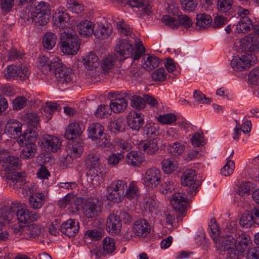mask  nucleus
Listing matches in <instances>:
<instances>
[{"mask_svg": "<svg viewBox=\"0 0 259 259\" xmlns=\"http://www.w3.org/2000/svg\"><path fill=\"white\" fill-rule=\"evenodd\" d=\"M251 241L246 250V259H259V247L250 248Z\"/></svg>", "mask_w": 259, "mask_h": 259, "instance_id": "338daca9", "label": "nucleus"}, {"mask_svg": "<svg viewBox=\"0 0 259 259\" xmlns=\"http://www.w3.org/2000/svg\"><path fill=\"white\" fill-rule=\"evenodd\" d=\"M31 17L40 25H46L51 18L48 3L44 2L35 3L31 11Z\"/></svg>", "mask_w": 259, "mask_h": 259, "instance_id": "39448f33", "label": "nucleus"}, {"mask_svg": "<svg viewBox=\"0 0 259 259\" xmlns=\"http://www.w3.org/2000/svg\"><path fill=\"white\" fill-rule=\"evenodd\" d=\"M128 3L132 8H137L142 15H149L151 12V6L145 4L144 0H128Z\"/></svg>", "mask_w": 259, "mask_h": 259, "instance_id": "7c9ffc66", "label": "nucleus"}, {"mask_svg": "<svg viewBox=\"0 0 259 259\" xmlns=\"http://www.w3.org/2000/svg\"><path fill=\"white\" fill-rule=\"evenodd\" d=\"M253 27L251 21L248 17H242L236 25L234 30L236 33L248 32Z\"/></svg>", "mask_w": 259, "mask_h": 259, "instance_id": "c756f323", "label": "nucleus"}, {"mask_svg": "<svg viewBox=\"0 0 259 259\" xmlns=\"http://www.w3.org/2000/svg\"><path fill=\"white\" fill-rule=\"evenodd\" d=\"M107 191L106 197L110 201L118 202L124 198V195L119 193L116 190H110V188H107Z\"/></svg>", "mask_w": 259, "mask_h": 259, "instance_id": "bf43d9fd", "label": "nucleus"}, {"mask_svg": "<svg viewBox=\"0 0 259 259\" xmlns=\"http://www.w3.org/2000/svg\"><path fill=\"white\" fill-rule=\"evenodd\" d=\"M101 208L93 199H88L84 203L83 212L88 218H93L96 217L100 211Z\"/></svg>", "mask_w": 259, "mask_h": 259, "instance_id": "412c9836", "label": "nucleus"}, {"mask_svg": "<svg viewBox=\"0 0 259 259\" xmlns=\"http://www.w3.org/2000/svg\"><path fill=\"white\" fill-rule=\"evenodd\" d=\"M103 170L99 169L97 170H92L88 174V180H90L92 185L96 187L103 181Z\"/></svg>", "mask_w": 259, "mask_h": 259, "instance_id": "72a5a7b5", "label": "nucleus"}, {"mask_svg": "<svg viewBox=\"0 0 259 259\" xmlns=\"http://www.w3.org/2000/svg\"><path fill=\"white\" fill-rule=\"evenodd\" d=\"M61 107L56 103L53 102H47L44 107V111L46 113L47 117L50 119L52 117V114L56 111H59Z\"/></svg>", "mask_w": 259, "mask_h": 259, "instance_id": "4d7b16f0", "label": "nucleus"}, {"mask_svg": "<svg viewBox=\"0 0 259 259\" xmlns=\"http://www.w3.org/2000/svg\"><path fill=\"white\" fill-rule=\"evenodd\" d=\"M159 64V59L154 55H145L142 61V67L147 71H151L157 67Z\"/></svg>", "mask_w": 259, "mask_h": 259, "instance_id": "c85d7f7f", "label": "nucleus"}, {"mask_svg": "<svg viewBox=\"0 0 259 259\" xmlns=\"http://www.w3.org/2000/svg\"><path fill=\"white\" fill-rule=\"evenodd\" d=\"M83 64L88 70H93L99 65V59L97 55L93 52H90L82 57Z\"/></svg>", "mask_w": 259, "mask_h": 259, "instance_id": "aec40b11", "label": "nucleus"}, {"mask_svg": "<svg viewBox=\"0 0 259 259\" xmlns=\"http://www.w3.org/2000/svg\"><path fill=\"white\" fill-rule=\"evenodd\" d=\"M123 119L122 117L114 118L111 120L110 126L111 128L115 131H122L123 130Z\"/></svg>", "mask_w": 259, "mask_h": 259, "instance_id": "69168bd1", "label": "nucleus"}, {"mask_svg": "<svg viewBox=\"0 0 259 259\" xmlns=\"http://www.w3.org/2000/svg\"><path fill=\"white\" fill-rule=\"evenodd\" d=\"M110 32V30L108 27L102 24H99L95 27L93 33L97 38L105 39L108 37Z\"/></svg>", "mask_w": 259, "mask_h": 259, "instance_id": "de8ad7c7", "label": "nucleus"}, {"mask_svg": "<svg viewBox=\"0 0 259 259\" xmlns=\"http://www.w3.org/2000/svg\"><path fill=\"white\" fill-rule=\"evenodd\" d=\"M37 146L35 143L28 142L22 149L21 157L23 159H30L33 157L36 152Z\"/></svg>", "mask_w": 259, "mask_h": 259, "instance_id": "4c0bfd02", "label": "nucleus"}, {"mask_svg": "<svg viewBox=\"0 0 259 259\" xmlns=\"http://www.w3.org/2000/svg\"><path fill=\"white\" fill-rule=\"evenodd\" d=\"M144 119L141 113L132 112L127 117L128 126L133 130L138 131L144 124Z\"/></svg>", "mask_w": 259, "mask_h": 259, "instance_id": "6ab92c4d", "label": "nucleus"}, {"mask_svg": "<svg viewBox=\"0 0 259 259\" xmlns=\"http://www.w3.org/2000/svg\"><path fill=\"white\" fill-rule=\"evenodd\" d=\"M163 172L169 174L175 171L178 167L177 162L173 158L164 159L161 162Z\"/></svg>", "mask_w": 259, "mask_h": 259, "instance_id": "37998d69", "label": "nucleus"}, {"mask_svg": "<svg viewBox=\"0 0 259 259\" xmlns=\"http://www.w3.org/2000/svg\"><path fill=\"white\" fill-rule=\"evenodd\" d=\"M67 7L70 11L76 14H80L83 11V6L74 0H68Z\"/></svg>", "mask_w": 259, "mask_h": 259, "instance_id": "6e6d98bb", "label": "nucleus"}, {"mask_svg": "<svg viewBox=\"0 0 259 259\" xmlns=\"http://www.w3.org/2000/svg\"><path fill=\"white\" fill-rule=\"evenodd\" d=\"M45 201V196L41 193H36L31 195L29 199L30 206L34 209L40 208Z\"/></svg>", "mask_w": 259, "mask_h": 259, "instance_id": "e433bc0d", "label": "nucleus"}, {"mask_svg": "<svg viewBox=\"0 0 259 259\" xmlns=\"http://www.w3.org/2000/svg\"><path fill=\"white\" fill-rule=\"evenodd\" d=\"M111 97L114 98L111 99L110 104V107L111 111L114 113H120L123 112L127 106V102L125 99L124 94H117L110 93Z\"/></svg>", "mask_w": 259, "mask_h": 259, "instance_id": "9d476101", "label": "nucleus"}, {"mask_svg": "<svg viewBox=\"0 0 259 259\" xmlns=\"http://www.w3.org/2000/svg\"><path fill=\"white\" fill-rule=\"evenodd\" d=\"M196 175V172L194 169H186L181 177L182 185L185 186H192L195 182Z\"/></svg>", "mask_w": 259, "mask_h": 259, "instance_id": "58836bf2", "label": "nucleus"}, {"mask_svg": "<svg viewBox=\"0 0 259 259\" xmlns=\"http://www.w3.org/2000/svg\"><path fill=\"white\" fill-rule=\"evenodd\" d=\"M2 165L6 171L15 170L21 165V160L18 157L10 155Z\"/></svg>", "mask_w": 259, "mask_h": 259, "instance_id": "f704fd0d", "label": "nucleus"}, {"mask_svg": "<svg viewBox=\"0 0 259 259\" xmlns=\"http://www.w3.org/2000/svg\"><path fill=\"white\" fill-rule=\"evenodd\" d=\"M18 67L16 65H10L8 66L4 70V74L6 78L8 80L16 79L18 77L17 71Z\"/></svg>", "mask_w": 259, "mask_h": 259, "instance_id": "5fc2aeb1", "label": "nucleus"}, {"mask_svg": "<svg viewBox=\"0 0 259 259\" xmlns=\"http://www.w3.org/2000/svg\"><path fill=\"white\" fill-rule=\"evenodd\" d=\"M177 120L176 116L172 113H167L160 115L158 117V120L164 124H170Z\"/></svg>", "mask_w": 259, "mask_h": 259, "instance_id": "e2e57ef3", "label": "nucleus"}, {"mask_svg": "<svg viewBox=\"0 0 259 259\" xmlns=\"http://www.w3.org/2000/svg\"><path fill=\"white\" fill-rule=\"evenodd\" d=\"M126 187H127L126 183L124 181L118 180L112 182L107 188H110V190H116L119 193L124 195V190Z\"/></svg>", "mask_w": 259, "mask_h": 259, "instance_id": "052dcab7", "label": "nucleus"}, {"mask_svg": "<svg viewBox=\"0 0 259 259\" xmlns=\"http://www.w3.org/2000/svg\"><path fill=\"white\" fill-rule=\"evenodd\" d=\"M236 225L235 222H227L223 230L220 231L216 221L214 220L210 221L208 231L218 250L226 251V249L235 248L234 246L239 245L240 242L244 236L250 239L248 235L238 232Z\"/></svg>", "mask_w": 259, "mask_h": 259, "instance_id": "f257e3e1", "label": "nucleus"}, {"mask_svg": "<svg viewBox=\"0 0 259 259\" xmlns=\"http://www.w3.org/2000/svg\"><path fill=\"white\" fill-rule=\"evenodd\" d=\"M167 151L175 157L182 156L185 152V145L180 142H176L168 145Z\"/></svg>", "mask_w": 259, "mask_h": 259, "instance_id": "2f4dec72", "label": "nucleus"}, {"mask_svg": "<svg viewBox=\"0 0 259 259\" xmlns=\"http://www.w3.org/2000/svg\"><path fill=\"white\" fill-rule=\"evenodd\" d=\"M103 248L104 254H111L115 250V242L110 237H105L103 241Z\"/></svg>", "mask_w": 259, "mask_h": 259, "instance_id": "3c124183", "label": "nucleus"}, {"mask_svg": "<svg viewBox=\"0 0 259 259\" xmlns=\"http://www.w3.org/2000/svg\"><path fill=\"white\" fill-rule=\"evenodd\" d=\"M17 70H18L17 71L18 77H16V79L22 80L27 79L30 73L28 67L22 64L17 65Z\"/></svg>", "mask_w": 259, "mask_h": 259, "instance_id": "680f3d73", "label": "nucleus"}, {"mask_svg": "<svg viewBox=\"0 0 259 259\" xmlns=\"http://www.w3.org/2000/svg\"><path fill=\"white\" fill-rule=\"evenodd\" d=\"M170 204L172 207L179 213L185 212L187 210V197L182 193H175L170 199Z\"/></svg>", "mask_w": 259, "mask_h": 259, "instance_id": "f8f14e48", "label": "nucleus"}, {"mask_svg": "<svg viewBox=\"0 0 259 259\" xmlns=\"http://www.w3.org/2000/svg\"><path fill=\"white\" fill-rule=\"evenodd\" d=\"M16 211L17 219L21 223L33 222L38 220L39 218L37 213L29 211L24 204L18 202V205L15 206Z\"/></svg>", "mask_w": 259, "mask_h": 259, "instance_id": "1a4fd4ad", "label": "nucleus"}, {"mask_svg": "<svg viewBox=\"0 0 259 259\" xmlns=\"http://www.w3.org/2000/svg\"><path fill=\"white\" fill-rule=\"evenodd\" d=\"M56 81L59 88L63 90L72 81L73 74L70 68L64 67L61 71L56 73Z\"/></svg>", "mask_w": 259, "mask_h": 259, "instance_id": "9b49d317", "label": "nucleus"}, {"mask_svg": "<svg viewBox=\"0 0 259 259\" xmlns=\"http://www.w3.org/2000/svg\"><path fill=\"white\" fill-rule=\"evenodd\" d=\"M127 189L124 193V197L132 200H136L140 196V191L137 183L135 182H132L126 187Z\"/></svg>", "mask_w": 259, "mask_h": 259, "instance_id": "473e14b6", "label": "nucleus"}, {"mask_svg": "<svg viewBox=\"0 0 259 259\" xmlns=\"http://www.w3.org/2000/svg\"><path fill=\"white\" fill-rule=\"evenodd\" d=\"M248 80L253 85L259 83V67L253 69L248 74Z\"/></svg>", "mask_w": 259, "mask_h": 259, "instance_id": "774afa93", "label": "nucleus"}, {"mask_svg": "<svg viewBox=\"0 0 259 259\" xmlns=\"http://www.w3.org/2000/svg\"><path fill=\"white\" fill-rule=\"evenodd\" d=\"M133 230L136 236L146 237L150 231V226L145 220H139L135 222Z\"/></svg>", "mask_w": 259, "mask_h": 259, "instance_id": "f3484780", "label": "nucleus"}, {"mask_svg": "<svg viewBox=\"0 0 259 259\" xmlns=\"http://www.w3.org/2000/svg\"><path fill=\"white\" fill-rule=\"evenodd\" d=\"M234 151H232L230 156L227 159L226 164L222 168L221 174L222 176L227 177L233 174L235 168V162L231 160L230 158L233 156Z\"/></svg>", "mask_w": 259, "mask_h": 259, "instance_id": "8fccbe9b", "label": "nucleus"}, {"mask_svg": "<svg viewBox=\"0 0 259 259\" xmlns=\"http://www.w3.org/2000/svg\"><path fill=\"white\" fill-rule=\"evenodd\" d=\"M115 61L116 57L114 55H109L102 60L101 68L104 73H108L113 71Z\"/></svg>", "mask_w": 259, "mask_h": 259, "instance_id": "ea45409f", "label": "nucleus"}, {"mask_svg": "<svg viewBox=\"0 0 259 259\" xmlns=\"http://www.w3.org/2000/svg\"><path fill=\"white\" fill-rule=\"evenodd\" d=\"M159 126L154 123H147L143 128V134L147 137L157 135L159 134Z\"/></svg>", "mask_w": 259, "mask_h": 259, "instance_id": "603ef678", "label": "nucleus"}, {"mask_svg": "<svg viewBox=\"0 0 259 259\" xmlns=\"http://www.w3.org/2000/svg\"><path fill=\"white\" fill-rule=\"evenodd\" d=\"M143 205L145 209H148L152 212L157 213L158 212V203L153 196H145Z\"/></svg>", "mask_w": 259, "mask_h": 259, "instance_id": "c9c22d12", "label": "nucleus"}, {"mask_svg": "<svg viewBox=\"0 0 259 259\" xmlns=\"http://www.w3.org/2000/svg\"><path fill=\"white\" fill-rule=\"evenodd\" d=\"M79 229V223L75 219H69L63 222L61 226V232L69 237H74Z\"/></svg>", "mask_w": 259, "mask_h": 259, "instance_id": "4468645a", "label": "nucleus"}, {"mask_svg": "<svg viewBox=\"0 0 259 259\" xmlns=\"http://www.w3.org/2000/svg\"><path fill=\"white\" fill-rule=\"evenodd\" d=\"M61 50L67 55H75L78 51L80 41L75 32H64L61 34Z\"/></svg>", "mask_w": 259, "mask_h": 259, "instance_id": "20e7f679", "label": "nucleus"}, {"mask_svg": "<svg viewBox=\"0 0 259 259\" xmlns=\"http://www.w3.org/2000/svg\"><path fill=\"white\" fill-rule=\"evenodd\" d=\"M217 7L220 13L227 14L234 8V0H217Z\"/></svg>", "mask_w": 259, "mask_h": 259, "instance_id": "79ce46f5", "label": "nucleus"}, {"mask_svg": "<svg viewBox=\"0 0 259 259\" xmlns=\"http://www.w3.org/2000/svg\"><path fill=\"white\" fill-rule=\"evenodd\" d=\"M17 205L18 201H14L0 209V217L6 222L5 224L9 223L12 220L15 212V206Z\"/></svg>", "mask_w": 259, "mask_h": 259, "instance_id": "4be33fe9", "label": "nucleus"}, {"mask_svg": "<svg viewBox=\"0 0 259 259\" xmlns=\"http://www.w3.org/2000/svg\"><path fill=\"white\" fill-rule=\"evenodd\" d=\"M138 148L139 150L151 155L154 154L158 150L156 139L141 141L138 144Z\"/></svg>", "mask_w": 259, "mask_h": 259, "instance_id": "a878e982", "label": "nucleus"}, {"mask_svg": "<svg viewBox=\"0 0 259 259\" xmlns=\"http://www.w3.org/2000/svg\"><path fill=\"white\" fill-rule=\"evenodd\" d=\"M57 36L55 34L48 32L43 37V46L48 50L52 49L55 46L57 41Z\"/></svg>", "mask_w": 259, "mask_h": 259, "instance_id": "49530a36", "label": "nucleus"}, {"mask_svg": "<svg viewBox=\"0 0 259 259\" xmlns=\"http://www.w3.org/2000/svg\"><path fill=\"white\" fill-rule=\"evenodd\" d=\"M121 225L120 219L116 214H110L107 219L106 230L112 235L119 234Z\"/></svg>", "mask_w": 259, "mask_h": 259, "instance_id": "ddd939ff", "label": "nucleus"}, {"mask_svg": "<svg viewBox=\"0 0 259 259\" xmlns=\"http://www.w3.org/2000/svg\"><path fill=\"white\" fill-rule=\"evenodd\" d=\"M85 163L90 168V171L103 169L100 157L97 154H89L86 157Z\"/></svg>", "mask_w": 259, "mask_h": 259, "instance_id": "bb28decb", "label": "nucleus"}, {"mask_svg": "<svg viewBox=\"0 0 259 259\" xmlns=\"http://www.w3.org/2000/svg\"><path fill=\"white\" fill-rule=\"evenodd\" d=\"M242 240L240 242L239 245L234 246L235 248L226 249L227 254L226 259H243L246 250L250 243V239L247 237H243Z\"/></svg>", "mask_w": 259, "mask_h": 259, "instance_id": "6e6552de", "label": "nucleus"}, {"mask_svg": "<svg viewBox=\"0 0 259 259\" xmlns=\"http://www.w3.org/2000/svg\"><path fill=\"white\" fill-rule=\"evenodd\" d=\"M21 123L16 120H9L5 127L6 134L11 138H17L21 132Z\"/></svg>", "mask_w": 259, "mask_h": 259, "instance_id": "b1692460", "label": "nucleus"}, {"mask_svg": "<svg viewBox=\"0 0 259 259\" xmlns=\"http://www.w3.org/2000/svg\"><path fill=\"white\" fill-rule=\"evenodd\" d=\"M89 137L97 141L99 146L105 147L109 143V137L105 134L104 127L99 123H94L88 129Z\"/></svg>", "mask_w": 259, "mask_h": 259, "instance_id": "423d86ee", "label": "nucleus"}, {"mask_svg": "<svg viewBox=\"0 0 259 259\" xmlns=\"http://www.w3.org/2000/svg\"><path fill=\"white\" fill-rule=\"evenodd\" d=\"M212 19L209 15L205 13L197 14L196 17V25L200 28H206L210 26Z\"/></svg>", "mask_w": 259, "mask_h": 259, "instance_id": "a18cd8bd", "label": "nucleus"}, {"mask_svg": "<svg viewBox=\"0 0 259 259\" xmlns=\"http://www.w3.org/2000/svg\"><path fill=\"white\" fill-rule=\"evenodd\" d=\"M111 110L110 106L107 105H101L98 106L95 115L99 118H105L110 115Z\"/></svg>", "mask_w": 259, "mask_h": 259, "instance_id": "864d4df0", "label": "nucleus"}, {"mask_svg": "<svg viewBox=\"0 0 259 259\" xmlns=\"http://www.w3.org/2000/svg\"><path fill=\"white\" fill-rule=\"evenodd\" d=\"M84 129L85 126L82 122H71L66 129L65 137L69 140L73 139L80 136Z\"/></svg>", "mask_w": 259, "mask_h": 259, "instance_id": "2eb2a0df", "label": "nucleus"}, {"mask_svg": "<svg viewBox=\"0 0 259 259\" xmlns=\"http://www.w3.org/2000/svg\"><path fill=\"white\" fill-rule=\"evenodd\" d=\"M53 19L54 25L60 29H63L69 25L70 17L63 10L56 11L53 15Z\"/></svg>", "mask_w": 259, "mask_h": 259, "instance_id": "a211bd4d", "label": "nucleus"}, {"mask_svg": "<svg viewBox=\"0 0 259 259\" xmlns=\"http://www.w3.org/2000/svg\"><path fill=\"white\" fill-rule=\"evenodd\" d=\"M66 66L63 64L61 60L58 57H54L51 60L49 63V69L51 73L56 74L58 71H61L64 67Z\"/></svg>", "mask_w": 259, "mask_h": 259, "instance_id": "09e8293b", "label": "nucleus"}, {"mask_svg": "<svg viewBox=\"0 0 259 259\" xmlns=\"http://www.w3.org/2000/svg\"><path fill=\"white\" fill-rule=\"evenodd\" d=\"M182 9L187 12L193 11L197 5V0H180Z\"/></svg>", "mask_w": 259, "mask_h": 259, "instance_id": "13d9d810", "label": "nucleus"}, {"mask_svg": "<svg viewBox=\"0 0 259 259\" xmlns=\"http://www.w3.org/2000/svg\"><path fill=\"white\" fill-rule=\"evenodd\" d=\"M23 231V237L22 238L27 240H31L40 235L44 229L37 225L33 224L30 225H24Z\"/></svg>", "mask_w": 259, "mask_h": 259, "instance_id": "5701e85b", "label": "nucleus"}, {"mask_svg": "<svg viewBox=\"0 0 259 259\" xmlns=\"http://www.w3.org/2000/svg\"><path fill=\"white\" fill-rule=\"evenodd\" d=\"M178 19V27L182 25L186 28L191 27L193 25V21L190 17L186 15H177Z\"/></svg>", "mask_w": 259, "mask_h": 259, "instance_id": "0e129e2a", "label": "nucleus"}, {"mask_svg": "<svg viewBox=\"0 0 259 259\" xmlns=\"http://www.w3.org/2000/svg\"><path fill=\"white\" fill-rule=\"evenodd\" d=\"M115 52L123 59L132 57L134 60H138L144 53V48L139 39L135 44V49L126 39H121L117 44Z\"/></svg>", "mask_w": 259, "mask_h": 259, "instance_id": "7ed1b4c3", "label": "nucleus"}, {"mask_svg": "<svg viewBox=\"0 0 259 259\" xmlns=\"http://www.w3.org/2000/svg\"><path fill=\"white\" fill-rule=\"evenodd\" d=\"M41 143L47 152H55L60 148L61 142L57 137L47 135L43 137Z\"/></svg>", "mask_w": 259, "mask_h": 259, "instance_id": "dca6fc26", "label": "nucleus"}, {"mask_svg": "<svg viewBox=\"0 0 259 259\" xmlns=\"http://www.w3.org/2000/svg\"><path fill=\"white\" fill-rule=\"evenodd\" d=\"M161 172L156 167H151L146 170L142 177L143 185L148 188H155L161 183Z\"/></svg>", "mask_w": 259, "mask_h": 259, "instance_id": "0eeeda50", "label": "nucleus"}, {"mask_svg": "<svg viewBox=\"0 0 259 259\" xmlns=\"http://www.w3.org/2000/svg\"><path fill=\"white\" fill-rule=\"evenodd\" d=\"M76 27L78 33L83 37L92 35L95 29L93 23L88 20L80 21Z\"/></svg>", "mask_w": 259, "mask_h": 259, "instance_id": "393cba45", "label": "nucleus"}, {"mask_svg": "<svg viewBox=\"0 0 259 259\" xmlns=\"http://www.w3.org/2000/svg\"><path fill=\"white\" fill-rule=\"evenodd\" d=\"M235 48L238 52H244L245 53L234 56L230 65L234 71H242L250 67L251 53L259 48V37L246 36L235 43Z\"/></svg>", "mask_w": 259, "mask_h": 259, "instance_id": "f03ea898", "label": "nucleus"}, {"mask_svg": "<svg viewBox=\"0 0 259 259\" xmlns=\"http://www.w3.org/2000/svg\"><path fill=\"white\" fill-rule=\"evenodd\" d=\"M126 161L128 164L138 166L144 161V157L137 152L132 151L127 154Z\"/></svg>", "mask_w": 259, "mask_h": 259, "instance_id": "a19ab883", "label": "nucleus"}, {"mask_svg": "<svg viewBox=\"0 0 259 259\" xmlns=\"http://www.w3.org/2000/svg\"><path fill=\"white\" fill-rule=\"evenodd\" d=\"M11 182L10 185H13L16 188H21L26 184V181L25 177L21 173L15 172L8 176Z\"/></svg>", "mask_w": 259, "mask_h": 259, "instance_id": "c03bdc74", "label": "nucleus"}, {"mask_svg": "<svg viewBox=\"0 0 259 259\" xmlns=\"http://www.w3.org/2000/svg\"><path fill=\"white\" fill-rule=\"evenodd\" d=\"M67 155L65 158L66 162L70 163L73 158L80 157L83 152V147L80 143H76L73 144L68 149Z\"/></svg>", "mask_w": 259, "mask_h": 259, "instance_id": "cd10ccee", "label": "nucleus"}]
</instances>
